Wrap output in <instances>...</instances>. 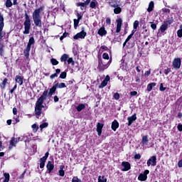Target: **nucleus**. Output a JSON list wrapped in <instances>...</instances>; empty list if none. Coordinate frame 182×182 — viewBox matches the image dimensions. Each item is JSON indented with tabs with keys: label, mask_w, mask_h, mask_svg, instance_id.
Listing matches in <instances>:
<instances>
[{
	"label": "nucleus",
	"mask_w": 182,
	"mask_h": 182,
	"mask_svg": "<svg viewBox=\"0 0 182 182\" xmlns=\"http://www.w3.org/2000/svg\"><path fill=\"white\" fill-rule=\"evenodd\" d=\"M48 97V90H44L42 95L38 99L36 103L35 107V113L37 116H41L42 114V109H43L44 106L43 102L46 100Z\"/></svg>",
	"instance_id": "1"
},
{
	"label": "nucleus",
	"mask_w": 182,
	"mask_h": 182,
	"mask_svg": "<svg viewBox=\"0 0 182 182\" xmlns=\"http://www.w3.org/2000/svg\"><path fill=\"white\" fill-rule=\"evenodd\" d=\"M41 12H42V8L36 9L33 13V21L36 26L42 28V20L41 18Z\"/></svg>",
	"instance_id": "2"
},
{
	"label": "nucleus",
	"mask_w": 182,
	"mask_h": 182,
	"mask_svg": "<svg viewBox=\"0 0 182 182\" xmlns=\"http://www.w3.org/2000/svg\"><path fill=\"white\" fill-rule=\"evenodd\" d=\"M25 21H24V31L23 33L24 35H29V31H31V18L26 13L25 14Z\"/></svg>",
	"instance_id": "3"
},
{
	"label": "nucleus",
	"mask_w": 182,
	"mask_h": 182,
	"mask_svg": "<svg viewBox=\"0 0 182 182\" xmlns=\"http://www.w3.org/2000/svg\"><path fill=\"white\" fill-rule=\"evenodd\" d=\"M4 30V16L0 14V42L2 41L4 36H5V33Z\"/></svg>",
	"instance_id": "4"
},
{
	"label": "nucleus",
	"mask_w": 182,
	"mask_h": 182,
	"mask_svg": "<svg viewBox=\"0 0 182 182\" xmlns=\"http://www.w3.org/2000/svg\"><path fill=\"white\" fill-rule=\"evenodd\" d=\"M150 171L149 170H145L144 173H141L138 178L140 181H146L147 180V174H149Z\"/></svg>",
	"instance_id": "5"
},
{
	"label": "nucleus",
	"mask_w": 182,
	"mask_h": 182,
	"mask_svg": "<svg viewBox=\"0 0 182 182\" xmlns=\"http://www.w3.org/2000/svg\"><path fill=\"white\" fill-rule=\"evenodd\" d=\"M173 66L174 69H180V67L181 66V59L175 58L173 62Z\"/></svg>",
	"instance_id": "6"
},
{
	"label": "nucleus",
	"mask_w": 182,
	"mask_h": 182,
	"mask_svg": "<svg viewBox=\"0 0 182 182\" xmlns=\"http://www.w3.org/2000/svg\"><path fill=\"white\" fill-rule=\"evenodd\" d=\"M156 160H157V158H156V156H153L151 157V159H149L148 161H147V166L148 167H150L151 166H156Z\"/></svg>",
	"instance_id": "7"
},
{
	"label": "nucleus",
	"mask_w": 182,
	"mask_h": 182,
	"mask_svg": "<svg viewBox=\"0 0 182 182\" xmlns=\"http://www.w3.org/2000/svg\"><path fill=\"white\" fill-rule=\"evenodd\" d=\"M85 36L86 32H85V30H82L81 32L77 33L73 38L74 39H84Z\"/></svg>",
	"instance_id": "8"
},
{
	"label": "nucleus",
	"mask_w": 182,
	"mask_h": 182,
	"mask_svg": "<svg viewBox=\"0 0 182 182\" xmlns=\"http://www.w3.org/2000/svg\"><path fill=\"white\" fill-rule=\"evenodd\" d=\"M122 22L123 21L122 20V18H119L118 20H117V30H116L117 33H119V32H120L122 29Z\"/></svg>",
	"instance_id": "9"
},
{
	"label": "nucleus",
	"mask_w": 182,
	"mask_h": 182,
	"mask_svg": "<svg viewBox=\"0 0 182 182\" xmlns=\"http://www.w3.org/2000/svg\"><path fill=\"white\" fill-rule=\"evenodd\" d=\"M48 92V90H46ZM56 92V85H53L52 88L50 89L49 92H47V97H52L53 93Z\"/></svg>",
	"instance_id": "10"
},
{
	"label": "nucleus",
	"mask_w": 182,
	"mask_h": 182,
	"mask_svg": "<svg viewBox=\"0 0 182 182\" xmlns=\"http://www.w3.org/2000/svg\"><path fill=\"white\" fill-rule=\"evenodd\" d=\"M127 119H128V126H132V124L133 123V122H135V120L137 119V117H136V114H134V115L128 117Z\"/></svg>",
	"instance_id": "11"
},
{
	"label": "nucleus",
	"mask_w": 182,
	"mask_h": 182,
	"mask_svg": "<svg viewBox=\"0 0 182 182\" xmlns=\"http://www.w3.org/2000/svg\"><path fill=\"white\" fill-rule=\"evenodd\" d=\"M122 166L124 167L122 171H129V169L131 168L129 162H122Z\"/></svg>",
	"instance_id": "12"
},
{
	"label": "nucleus",
	"mask_w": 182,
	"mask_h": 182,
	"mask_svg": "<svg viewBox=\"0 0 182 182\" xmlns=\"http://www.w3.org/2000/svg\"><path fill=\"white\" fill-rule=\"evenodd\" d=\"M103 124H101L100 122L97 123V132L98 136H102V129H103Z\"/></svg>",
	"instance_id": "13"
},
{
	"label": "nucleus",
	"mask_w": 182,
	"mask_h": 182,
	"mask_svg": "<svg viewBox=\"0 0 182 182\" xmlns=\"http://www.w3.org/2000/svg\"><path fill=\"white\" fill-rule=\"evenodd\" d=\"M25 141V143H29V141H31V140H32L31 137V134H27V135H24L22 136L21 141Z\"/></svg>",
	"instance_id": "14"
},
{
	"label": "nucleus",
	"mask_w": 182,
	"mask_h": 182,
	"mask_svg": "<svg viewBox=\"0 0 182 182\" xmlns=\"http://www.w3.org/2000/svg\"><path fill=\"white\" fill-rule=\"evenodd\" d=\"M16 143H18V139L11 138V140L10 141V146L9 147V150H12V147H14Z\"/></svg>",
	"instance_id": "15"
},
{
	"label": "nucleus",
	"mask_w": 182,
	"mask_h": 182,
	"mask_svg": "<svg viewBox=\"0 0 182 182\" xmlns=\"http://www.w3.org/2000/svg\"><path fill=\"white\" fill-rule=\"evenodd\" d=\"M16 83H18L20 86H22L23 85V78L21 77L20 75H16Z\"/></svg>",
	"instance_id": "16"
},
{
	"label": "nucleus",
	"mask_w": 182,
	"mask_h": 182,
	"mask_svg": "<svg viewBox=\"0 0 182 182\" xmlns=\"http://www.w3.org/2000/svg\"><path fill=\"white\" fill-rule=\"evenodd\" d=\"M168 26V21H166V22L164 23L161 26V31L162 33L164 32L167 29Z\"/></svg>",
	"instance_id": "17"
},
{
	"label": "nucleus",
	"mask_w": 182,
	"mask_h": 182,
	"mask_svg": "<svg viewBox=\"0 0 182 182\" xmlns=\"http://www.w3.org/2000/svg\"><path fill=\"white\" fill-rule=\"evenodd\" d=\"M119 127V122L114 120L112 124V129L114 132H116L117 129Z\"/></svg>",
	"instance_id": "18"
},
{
	"label": "nucleus",
	"mask_w": 182,
	"mask_h": 182,
	"mask_svg": "<svg viewBox=\"0 0 182 182\" xmlns=\"http://www.w3.org/2000/svg\"><path fill=\"white\" fill-rule=\"evenodd\" d=\"M109 5L112 6V8H117V1L115 0H110L108 2Z\"/></svg>",
	"instance_id": "19"
},
{
	"label": "nucleus",
	"mask_w": 182,
	"mask_h": 182,
	"mask_svg": "<svg viewBox=\"0 0 182 182\" xmlns=\"http://www.w3.org/2000/svg\"><path fill=\"white\" fill-rule=\"evenodd\" d=\"M33 43H35V38H33V37H31L30 39H29V41L28 43V45H27V48L28 49H31V46H32V45H33Z\"/></svg>",
	"instance_id": "20"
},
{
	"label": "nucleus",
	"mask_w": 182,
	"mask_h": 182,
	"mask_svg": "<svg viewBox=\"0 0 182 182\" xmlns=\"http://www.w3.org/2000/svg\"><path fill=\"white\" fill-rule=\"evenodd\" d=\"M107 33V32L105 30V28H101L98 31V35H100V36H105Z\"/></svg>",
	"instance_id": "21"
},
{
	"label": "nucleus",
	"mask_w": 182,
	"mask_h": 182,
	"mask_svg": "<svg viewBox=\"0 0 182 182\" xmlns=\"http://www.w3.org/2000/svg\"><path fill=\"white\" fill-rule=\"evenodd\" d=\"M55 168V166L53 164L52 162L48 161L47 164V168L49 170V173Z\"/></svg>",
	"instance_id": "22"
},
{
	"label": "nucleus",
	"mask_w": 182,
	"mask_h": 182,
	"mask_svg": "<svg viewBox=\"0 0 182 182\" xmlns=\"http://www.w3.org/2000/svg\"><path fill=\"white\" fill-rule=\"evenodd\" d=\"M156 82H151L147 85V90L148 92H151L153 88L156 86Z\"/></svg>",
	"instance_id": "23"
},
{
	"label": "nucleus",
	"mask_w": 182,
	"mask_h": 182,
	"mask_svg": "<svg viewBox=\"0 0 182 182\" xmlns=\"http://www.w3.org/2000/svg\"><path fill=\"white\" fill-rule=\"evenodd\" d=\"M99 68H100V69L101 70H105V68H106V64H105V63H103V61L100 60V61H99Z\"/></svg>",
	"instance_id": "24"
},
{
	"label": "nucleus",
	"mask_w": 182,
	"mask_h": 182,
	"mask_svg": "<svg viewBox=\"0 0 182 182\" xmlns=\"http://www.w3.org/2000/svg\"><path fill=\"white\" fill-rule=\"evenodd\" d=\"M114 13L116 14L117 15L120 14L122 12V8L119 6V5L117 7H114Z\"/></svg>",
	"instance_id": "25"
},
{
	"label": "nucleus",
	"mask_w": 182,
	"mask_h": 182,
	"mask_svg": "<svg viewBox=\"0 0 182 182\" xmlns=\"http://www.w3.org/2000/svg\"><path fill=\"white\" fill-rule=\"evenodd\" d=\"M85 106L84 104H80L77 107L76 109L77 110V112H82V110H83V109H85Z\"/></svg>",
	"instance_id": "26"
},
{
	"label": "nucleus",
	"mask_w": 182,
	"mask_h": 182,
	"mask_svg": "<svg viewBox=\"0 0 182 182\" xmlns=\"http://www.w3.org/2000/svg\"><path fill=\"white\" fill-rule=\"evenodd\" d=\"M153 8H154V3L151 1L149 3V8L147 9L148 12H151V11H153Z\"/></svg>",
	"instance_id": "27"
},
{
	"label": "nucleus",
	"mask_w": 182,
	"mask_h": 182,
	"mask_svg": "<svg viewBox=\"0 0 182 182\" xmlns=\"http://www.w3.org/2000/svg\"><path fill=\"white\" fill-rule=\"evenodd\" d=\"M7 82H8V79L5 78L0 85L1 89H5V86H6Z\"/></svg>",
	"instance_id": "28"
},
{
	"label": "nucleus",
	"mask_w": 182,
	"mask_h": 182,
	"mask_svg": "<svg viewBox=\"0 0 182 182\" xmlns=\"http://www.w3.org/2000/svg\"><path fill=\"white\" fill-rule=\"evenodd\" d=\"M4 176L5 178L4 182H9V177H10L9 173H4Z\"/></svg>",
	"instance_id": "29"
},
{
	"label": "nucleus",
	"mask_w": 182,
	"mask_h": 182,
	"mask_svg": "<svg viewBox=\"0 0 182 182\" xmlns=\"http://www.w3.org/2000/svg\"><path fill=\"white\" fill-rule=\"evenodd\" d=\"M142 144H146V143H149V138H147V136H144L142 137L141 141Z\"/></svg>",
	"instance_id": "30"
},
{
	"label": "nucleus",
	"mask_w": 182,
	"mask_h": 182,
	"mask_svg": "<svg viewBox=\"0 0 182 182\" xmlns=\"http://www.w3.org/2000/svg\"><path fill=\"white\" fill-rule=\"evenodd\" d=\"M29 52H31V48H26V50H24V55H25V56H26V58H27V59H28L29 58Z\"/></svg>",
	"instance_id": "31"
},
{
	"label": "nucleus",
	"mask_w": 182,
	"mask_h": 182,
	"mask_svg": "<svg viewBox=\"0 0 182 182\" xmlns=\"http://www.w3.org/2000/svg\"><path fill=\"white\" fill-rule=\"evenodd\" d=\"M97 4V1L96 0H92L90 4V8H92V9L96 8Z\"/></svg>",
	"instance_id": "32"
},
{
	"label": "nucleus",
	"mask_w": 182,
	"mask_h": 182,
	"mask_svg": "<svg viewBox=\"0 0 182 182\" xmlns=\"http://www.w3.org/2000/svg\"><path fill=\"white\" fill-rule=\"evenodd\" d=\"M32 129L33 133H36V132H38V130L39 129V127L36 124H34L32 125Z\"/></svg>",
	"instance_id": "33"
},
{
	"label": "nucleus",
	"mask_w": 182,
	"mask_h": 182,
	"mask_svg": "<svg viewBox=\"0 0 182 182\" xmlns=\"http://www.w3.org/2000/svg\"><path fill=\"white\" fill-rule=\"evenodd\" d=\"M56 85V87H58L59 89H62L63 87H66V85L64 82H61V83H57Z\"/></svg>",
	"instance_id": "34"
},
{
	"label": "nucleus",
	"mask_w": 182,
	"mask_h": 182,
	"mask_svg": "<svg viewBox=\"0 0 182 182\" xmlns=\"http://www.w3.org/2000/svg\"><path fill=\"white\" fill-rule=\"evenodd\" d=\"M68 54H63L60 58L61 62H66V60H68Z\"/></svg>",
	"instance_id": "35"
},
{
	"label": "nucleus",
	"mask_w": 182,
	"mask_h": 182,
	"mask_svg": "<svg viewBox=\"0 0 182 182\" xmlns=\"http://www.w3.org/2000/svg\"><path fill=\"white\" fill-rule=\"evenodd\" d=\"M5 5L6 6V8H11V6H12V1L11 0H6Z\"/></svg>",
	"instance_id": "36"
},
{
	"label": "nucleus",
	"mask_w": 182,
	"mask_h": 182,
	"mask_svg": "<svg viewBox=\"0 0 182 182\" xmlns=\"http://www.w3.org/2000/svg\"><path fill=\"white\" fill-rule=\"evenodd\" d=\"M40 168H43L45 167V163L46 162V160L42 159V158L40 159Z\"/></svg>",
	"instance_id": "37"
},
{
	"label": "nucleus",
	"mask_w": 182,
	"mask_h": 182,
	"mask_svg": "<svg viewBox=\"0 0 182 182\" xmlns=\"http://www.w3.org/2000/svg\"><path fill=\"white\" fill-rule=\"evenodd\" d=\"M98 182H107V178H105V176H99Z\"/></svg>",
	"instance_id": "38"
},
{
	"label": "nucleus",
	"mask_w": 182,
	"mask_h": 182,
	"mask_svg": "<svg viewBox=\"0 0 182 182\" xmlns=\"http://www.w3.org/2000/svg\"><path fill=\"white\" fill-rule=\"evenodd\" d=\"M107 85V82L106 80H103L101 85L99 86L100 89H103L105 86Z\"/></svg>",
	"instance_id": "39"
},
{
	"label": "nucleus",
	"mask_w": 182,
	"mask_h": 182,
	"mask_svg": "<svg viewBox=\"0 0 182 182\" xmlns=\"http://www.w3.org/2000/svg\"><path fill=\"white\" fill-rule=\"evenodd\" d=\"M50 62H51L52 65H53L54 66H56V65L59 64V62L55 58H52L50 60Z\"/></svg>",
	"instance_id": "40"
},
{
	"label": "nucleus",
	"mask_w": 182,
	"mask_h": 182,
	"mask_svg": "<svg viewBox=\"0 0 182 182\" xmlns=\"http://www.w3.org/2000/svg\"><path fill=\"white\" fill-rule=\"evenodd\" d=\"M78 25H79V20L74 19V28H75V29L77 28Z\"/></svg>",
	"instance_id": "41"
},
{
	"label": "nucleus",
	"mask_w": 182,
	"mask_h": 182,
	"mask_svg": "<svg viewBox=\"0 0 182 182\" xmlns=\"http://www.w3.org/2000/svg\"><path fill=\"white\" fill-rule=\"evenodd\" d=\"M68 65L71 63L72 65L73 66V65H75V61L73 60V58H68Z\"/></svg>",
	"instance_id": "42"
},
{
	"label": "nucleus",
	"mask_w": 182,
	"mask_h": 182,
	"mask_svg": "<svg viewBox=\"0 0 182 182\" xmlns=\"http://www.w3.org/2000/svg\"><path fill=\"white\" fill-rule=\"evenodd\" d=\"M45 127H48V122H44L40 125V129H41V130L45 129Z\"/></svg>",
	"instance_id": "43"
},
{
	"label": "nucleus",
	"mask_w": 182,
	"mask_h": 182,
	"mask_svg": "<svg viewBox=\"0 0 182 182\" xmlns=\"http://www.w3.org/2000/svg\"><path fill=\"white\" fill-rule=\"evenodd\" d=\"M60 79H66V72H63L60 75Z\"/></svg>",
	"instance_id": "44"
},
{
	"label": "nucleus",
	"mask_w": 182,
	"mask_h": 182,
	"mask_svg": "<svg viewBox=\"0 0 182 182\" xmlns=\"http://www.w3.org/2000/svg\"><path fill=\"white\" fill-rule=\"evenodd\" d=\"M102 58L103 59H106L107 60H109V54H107V53H105L102 55Z\"/></svg>",
	"instance_id": "45"
},
{
	"label": "nucleus",
	"mask_w": 182,
	"mask_h": 182,
	"mask_svg": "<svg viewBox=\"0 0 182 182\" xmlns=\"http://www.w3.org/2000/svg\"><path fill=\"white\" fill-rule=\"evenodd\" d=\"M138 26H139V21H135L134 22V29H137Z\"/></svg>",
	"instance_id": "46"
},
{
	"label": "nucleus",
	"mask_w": 182,
	"mask_h": 182,
	"mask_svg": "<svg viewBox=\"0 0 182 182\" xmlns=\"http://www.w3.org/2000/svg\"><path fill=\"white\" fill-rule=\"evenodd\" d=\"M48 157H49V152H46V154H45V156H43L41 159H42V160H46V159H48Z\"/></svg>",
	"instance_id": "47"
},
{
	"label": "nucleus",
	"mask_w": 182,
	"mask_h": 182,
	"mask_svg": "<svg viewBox=\"0 0 182 182\" xmlns=\"http://www.w3.org/2000/svg\"><path fill=\"white\" fill-rule=\"evenodd\" d=\"M114 97L116 99V100H119V99H120V95L117 92L114 95Z\"/></svg>",
	"instance_id": "48"
},
{
	"label": "nucleus",
	"mask_w": 182,
	"mask_h": 182,
	"mask_svg": "<svg viewBox=\"0 0 182 182\" xmlns=\"http://www.w3.org/2000/svg\"><path fill=\"white\" fill-rule=\"evenodd\" d=\"M177 35L178 38H182V28L177 31Z\"/></svg>",
	"instance_id": "49"
},
{
	"label": "nucleus",
	"mask_w": 182,
	"mask_h": 182,
	"mask_svg": "<svg viewBox=\"0 0 182 182\" xmlns=\"http://www.w3.org/2000/svg\"><path fill=\"white\" fill-rule=\"evenodd\" d=\"M159 90H161V92H164V90H166V87L163 86V83H161Z\"/></svg>",
	"instance_id": "50"
},
{
	"label": "nucleus",
	"mask_w": 182,
	"mask_h": 182,
	"mask_svg": "<svg viewBox=\"0 0 182 182\" xmlns=\"http://www.w3.org/2000/svg\"><path fill=\"white\" fill-rule=\"evenodd\" d=\"M169 72H171V68H167L164 70L165 75H168Z\"/></svg>",
	"instance_id": "51"
},
{
	"label": "nucleus",
	"mask_w": 182,
	"mask_h": 182,
	"mask_svg": "<svg viewBox=\"0 0 182 182\" xmlns=\"http://www.w3.org/2000/svg\"><path fill=\"white\" fill-rule=\"evenodd\" d=\"M58 173H59V176H65V171H63V170H60L59 171H58Z\"/></svg>",
	"instance_id": "52"
},
{
	"label": "nucleus",
	"mask_w": 182,
	"mask_h": 182,
	"mask_svg": "<svg viewBox=\"0 0 182 182\" xmlns=\"http://www.w3.org/2000/svg\"><path fill=\"white\" fill-rule=\"evenodd\" d=\"M141 158V156L140 154H136L134 156V159H136V160H140V159Z\"/></svg>",
	"instance_id": "53"
},
{
	"label": "nucleus",
	"mask_w": 182,
	"mask_h": 182,
	"mask_svg": "<svg viewBox=\"0 0 182 182\" xmlns=\"http://www.w3.org/2000/svg\"><path fill=\"white\" fill-rule=\"evenodd\" d=\"M151 29L156 30V29H157V26L156 25V23H152L151 25Z\"/></svg>",
	"instance_id": "54"
},
{
	"label": "nucleus",
	"mask_w": 182,
	"mask_h": 182,
	"mask_svg": "<svg viewBox=\"0 0 182 182\" xmlns=\"http://www.w3.org/2000/svg\"><path fill=\"white\" fill-rule=\"evenodd\" d=\"M73 182H80V181L79 180V178H77V177L75 176L73 178Z\"/></svg>",
	"instance_id": "55"
},
{
	"label": "nucleus",
	"mask_w": 182,
	"mask_h": 182,
	"mask_svg": "<svg viewBox=\"0 0 182 182\" xmlns=\"http://www.w3.org/2000/svg\"><path fill=\"white\" fill-rule=\"evenodd\" d=\"M50 79H54V77H58V74L54 73L50 76Z\"/></svg>",
	"instance_id": "56"
},
{
	"label": "nucleus",
	"mask_w": 182,
	"mask_h": 182,
	"mask_svg": "<svg viewBox=\"0 0 182 182\" xmlns=\"http://www.w3.org/2000/svg\"><path fill=\"white\" fill-rule=\"evenodd\" d=\"M178 130H179V132H182V124H178Z\"/></svg>",
	"instance_id": "57"
},
{
	"label": "nucleus",
	"mask_w": 182,
	"mask_h": 182,
	"mask_svg": "<svg viewBox=\"0 0 182 182\" xmlns=\"http://www.w3.org/2000/svg\"><path fill=\"white\" fill-rule=\"evenodd\" d=\"M131 96H136L137 95V92L136 91H132L130 92Z\"/></svg>",
	"instance_id": "58"
},
{
	"label": "nucleus",
	"mask_w": 182,
	"mask_h": 182,
	"mask_svg": "<svg viewBox=\"0 0 182 182\" xmlns=\"http://www.w3.org/2000/svg\"><path fill=\"white\" fill-rule=\"evenodd\" d=\"M17 86L16 85H14L12 90H10V93H14V90L16 89Z\"/></svg>",
	"instance_id": "59"
},
{
	"label": "nucleus",
	"mask_w": 182,
	"mask_h": 182,
	"mask_svg": "<svg viewBox=\"0 0 182 182\" xmlns=\"http://www.w3.org/2000/svg\"><path fill=\"white\" fill-rule=\"evenodd\" d=\"M18 113V109L16 108H13V114H16Z\"/></svg>",
	"instance_id": "60"
},
{
	"label": "nucleus",
	"mask_w": 182,
	"mask_h": 182,
	"mask_svg": "<svg viewBox=\"0 0 182 182\" xmlns=\"http://www.w3.org/2000/svg\"><path fill=\"white\" fill-rule=\"evenodd\" d=\"M54 102L55 103L59 102V97H58V96H56V95L54 97Z\"/></svg>",
	"instance_id": "61"
},
{
	"label": "nucleus",
	"mask_w": 182,
	"mask_h": 182,
	"mask_svg": "<svg viewBox=\"0 0 182 182\" xmlns=\"http://www.w3.org/2000/svg\"><path fill=\"white\" fill-rule=\"evenodd\" d=\"M178 167H180V168L182 167V159L178 161Z\"/></svg>",
	"instance_id": "62"
},
{
	"label": "nucleus",
	"mask_w": 182,
	"mask_h": 182,
	"mask_svg": "<svg viewBox=\"0 0 182 182\" xmlns=\"http://www.w3.org/2000/svg\"><path fill=\"white\" fill-rule=\"evenodd\" d=\"M77 21H80V19H82V16L80 14H77Z\"/></svg>",
	"instance_id": "63"
},
{
	"label": "nucleus",
	"mask_w": 182,
	"mask_h": 182,
	"mask_svg": "<svg viewBox=\"0 0 182 182\" xmlns=\"http://www.w3.org/2000/svg\"><path fill=\"white\" fill-rule=\"evenodd\" d=\"M110 22H111L110 18H107L106 19V23H107L108 25H110Z\"/></svg>",
	"instance_id": "64"
}]
</instances>
